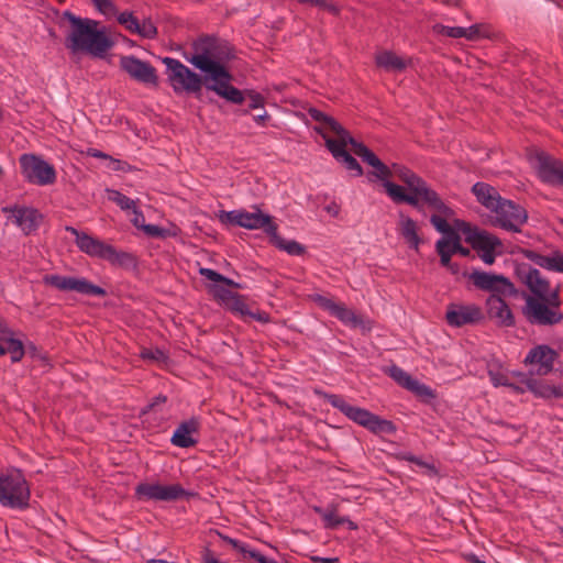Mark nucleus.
I'll list each match as a JSON object with an SVG mask.
<instances>
[{
	"label": "nucleus",
	"instance_id": "nucleus-1",
	"mask_svg": "<svg viewBox=\"0 0 563 563\" xmlns=\"http://www.w3.org/2000/svg\"><path fill=\"white\" fill-rule=\"evenodd\" d=\"M373 175L383 180V186L389 198L396 203H408L421 210L423 206L445 216L452 209L444 203L439 194L418 174L399 164L388 167L380 159L373 166Z\"/></svg>",
	"mask_w": 563,
	"mask_h": 563
},
{
	"label": "nucleus",
	"instance_id": "nucleus-2",
	"mask_svg": "<svg viewBox=\"0 0 563 563\" xmlns=\"http://www.w3.org/2000/svg\"><path fill=\"white\" fill-rule=\"evenodd\" d=\"M234 57L231 45L217 36L202 35L191 44V52L185 58L202 74L227 90L236 89L231 85L232 74L225 63Z\"/></svg>",
	"mask_w": 563,
	"mask_h": 563
},
{
	"label": "nucleus",
	"instance_id": "nucleus-3",
	"mask_svg": "<svg viewBox=\"0 0 563 563\" xmlns=\"http://www.w3.org/2000/svg\"><path fill=\"white\" fill-rule=\"evenodd\" d=\"M163 63L166 65L167 80L177 95L186 92L201 99L202 88H206L232 103L241 104L244 101L242 90L220 88L207 74H197L178 59L165 57Z\"/></svg>",
	"mask_w": 563,
	"mask_h": 563
},
{
	"label": "nucleus",
	"instance_id": "nucleus-4",
	"mask_svg": "<svg viewBox=\"0 0 563 563\" xmlns=\"http://www.w3.org/2000/svg\"><path fill=\"white\" fill-rule=\"evenodd\" d=\"M62 21L69 22V30L65 37V46L71 53H87L95 57H103L113 46V41L103 30H99V22L88 18H80L70 11H64Z\"/></svg>",
	"mask_w": 563,
	"mask_h": 563
},
{
	"label": "nucleus",
	"instance_id": "nucleus-5",
	"mask_svg": "<svg viewBox=\"0 0 563 563\" xmlns=\"http://www.w3.org/2000/svg\"><path fill=\"white\" fill-rule=\"evenodd\" d=\"M323 397L331 406L339 409L349 419L366 428L367 430L372 431L375 434H393L397 430L393 421L383 419L379 416L374 415L366 409L354 407L347 404L339 395L324 393Z\"/></svg>",
	"mask_w": 563,
	"mask_h": 563
},
{
	"label": "nucleus",
	"instance_id": "nucleus-6",
	"mask_svg": "<svg viewBox=\"0 0 563 563\" xmlns=\"http://www.w3.org/2000/svg\"><path fill=\"white\" fill-rule=\"evenodd\" d=\"M31 490L23 473L10 468L0 474V505L12 509H26L30 506Z\"/></svg>",
	"mask_w": 563,
	"mask_h": 563
},
{
	"label": "nucleus",
	"instance_id": "nucleus-7",
	"mask_svg": "<svg viewBox=\"0 0 563 563\" xmlns=\"http://www.w3.org/2000/svg\"><path fill=\"white\" fill-rule=\"evenodd\" d=\"M21 172L24 178L38 186L53 185L56 181V170L40 156L23 154L20 157Z\"/></svg>",
	"mask_w": 563,
	"mask_h": 563
},
{
	"label": "nucleus",
	"instance_id": "nucleus-8",
	"mask_svg": "<svg viewBox=\"0 0 563 563\" xmlns=\"http://www.w3.org/2000/svg\"><path fill=\"white\" fill-rule=\"evenodd\" d=\"M522 307V314L530 324L551 327L563 320L561 310H554L544 300L527 295Z\"/></svg>",
	"mask_w": 563,
	"mask_h": 563
},
{
	"label": "nucleus",
	"instance_id": "nucleus-9",
	"mask_svg": "<svg viewBox=\"0 0 563 563\" xmlns=\"http://www.w3.org/2000/svg\"><path fill=\"white\" fill-rule=\"evenodd\" d=\"M45 285L57 288L62 291H76L82 295L100 296L107 295L106 289L97 286L86 278L62 276V275H45L43 278Z\"/></svg>",
	"mask_w": 563,
	"mask_h": 563
},
{
	"label": "nucleus",
	"instance_id": "nucleus-10",
	"mask_svg": "<svg viewBox=\"0 0 563 563\" xmlns=\"http://www.w3.org/2000/svg\"><path fill=\"white\" fill-rule=\"evenodd\" d=\"M493 212L496 213L495 224L508 231L520 232V227L528 220L527 210L508 199H503Z\"/></svg>",
	"mask_w": 563,
	"mask_h": 563
},
{
	"label": "nucleus",
	"instance_id": "nucleus-11",
	"mask_svg": "<svg viewBox=\"0 0 563 563\" xmlns=\"http://www.w3.org/2000/svg\"><path fill=\"white\" fill-rule=\"evenodd\" d=\"M474 286L481 290L490 291L492 295L516 296L517 289L514 284L503 275L474 271L470 275Z\"/></svg>",
	"mask_w": 563,
	"mask_h": 563
},
{
	"label": "nucleus",
	"instance_id": "nucleus-12",
	"mask_svg": "<svg viewBox=\"0 0 563 563\" xmlns=\"http://www.w3.org/2000/svg\"><path fill=\"white\" fill-rule=\"evenodd\" d=\"M139 498L152 500L173 501L185 498L190 494L179 484L161 485V484H139L135 488Z\"/></svg>",
	"mask_w": 563,
	"mask_h": 563
},
{
	"label": "nucleus",
	"instance_id": "nucleus-13",
	"mask_svg": "<svg viewBox=\"0 0 563 563\" xmlns=\"http://www.w3.org/2000/svg\"><path fill=\"white\" fill-rule=\"evenodd\" d=\"M120 67L124 70L132 79L154 87L158 86V76L155 67L150 63L144 62L133 55L122 56L120 58Z\"/></svg>",
	"mask_w": 563,
	"mask_h": 563
},
{
	"label": "nucleus",
	"instance_id": "nucleus-14",
	"mask_svg": "<svg viewBox=\"0 0 563 563\" xmlns=\"http://www.w3.org/2000/svg\"><path fill=\"white\" fill-rule=\"evenodd\" d=\"M455 225L465 235V241L478 252L497 250L503 246L501 241L496 235L485 230H478L468 222L456 220Z\"/></svg>",
	"mask_w": 563,
	"mask_h": 563
},
{
	"label": "nucleus",
	"instance_id": "nucleus-15",
	"mask_svg": "<svg viewBox=\"0 0 563 563\" xmlns=\"http://www.w3.org/2000/svg\"><path fill=\"white\" fill-rule=\"evenodd\" d=\"M560 354L547 344H540L532 347L526 355L523 363L526 365L536 366V369H531L530 373L533 375L545 376L550 374L554 368V362L559 358Z\"/></svg>",
	"mask_w": 563,
	"mask_h": 563
},
{
	"label": "nucleus",
	"instance_id": "nucleus-16",
	"mask_svg": "<svg viewBox=\"0 0 563 563\" xmlns=\"http://www.w3.org/2000/svg\"><path fill=\"white\" fill-rule=\"evenodd\" d=\"M2 212L9 213L8 220H11L26 235L36 231L43 220V214L37 209L31 207L8 206L2 208Z\"/></svg>",
	"mask_w": 563,
	"mask_h": 563
},
{
	"label": "nucleus",
	"instance_id": "nucleus-17",
	"mask_svg": "<svg viewBox=\"0 0 563 563\" xmlns=\"http://www.w3.org/2000/svg\"><path fill=\"white\" fill-rule=\"evenodd\" d=\"M483 318L482 309L476 305L450 303L445 312L448 324L455 328L478 323Z\"/></svg>",
	"mask_w": 563,
	"mask_h": 563
},
{
	"label": "nucleus",
	"instance_id": "nucleus-18",
	"mask_svg": "<svg viewBox=\"0 0 563 563\" xmlns=\"http://www.w3.org/2000/svg\"><path fill=\"white\" fill-rule=\"evenodd\" d=\"M314 131L324 139L327 148L331 152L335 159L343 162L349 170L355 172L356 176L363 175L362 166L345 150V146L349 144V142L345 140V135H341L334 140L323 134L320 128H314Z\"/></svg>",
	"mask_w": 563,
	"mask_h": 563
},
{
	"label": "nucleus",
	"instance_id": "nucleus-19",
	"mask_svg": "<svg viewBox=\"0 0 563 563\" xmlns=\"http://www.w3.org/2000/svg\"><path fill=\"white\" fill-rule=\"evenodd\" d=\"M313 301L322 309L329 311L330 314L338 318L344 324L351 325L352 328H358L363 325L362 317L357 316L344 303L335 302L332 299L321 295H314Z\"/></svg>",
	"mask_w": 563,
	"mask_h": 563
},
{
	"label": "nucleus",
	"instance_id": "nucleus-20",
	"mask_svg": "<svg viewBox=\"0 0 563 563\" xmlns=\"http://www.w3.org/2000/svg\"><path fill=\"white\" fill-rule=\"evenodd\" d=\"M538 161V175L542 181L563 186V163L561 161L552 158L544 152L537 154Z\"/></svg>",
	"mask_w": 563,
	"mask_h": 563
},
{
	"label": "nucleus",
	"instance_id": "nucleus-21",
	"mask_svg": "<svg viewBox=\"0 0 563 563\" xmlns=\"http://www.w3.org/2000/svg\"><path fill=\"white\" fill-rule=\"evenodd\" d=\"M503 295H490L486 300L487 316L495 320L499 327L510 328L515 325V317Z\"/></svg>",
	"mask_w": 563,
	"mask_h": 563
},
{
	"label": "nucleus",
	"instance_id": "nucleus-22",
	"mask_svg": "<svg viewBox=\"0 0 563 563\" xmlns=\"http://www.w3.org/2000/svg\"><path fill=\"white\" fill-rule=\"evenodd\" d=\"M118 22L130 33L139 34L144 38H155L157 35V27L151 19H144L141 23L132 12L124 11L120 13Z\"/></svg>",
	"mask_w": 563,
	"mask_h": 563
},
{
	"label": "nucleus",
	"instance_id": "nucleus-23",
	"mask_svg": "<svg viewBox=\"0 0 563 563\" xmlns=\"http://www.w3.org/2000/svg\"><path fill=\"white\" fill-rule=\"evenodd\" d=\"M65 230L75 235L76 244L81 252H85L90 256L103 258L109 244H106L102 241L95 239L85 232H79L77 229L73 227H66Z\"/></svg>",
	"mask_w": 563,
	"mask_h": 563
},
{
	"label": "nucleus",
	"instance_id": "nucleus-24",
	"mask_svg": "<svg viewBox=\"0 0 563 563\" xmlns=\"http://www.w3.org/2000/svg\"><path fill=\"white\" fill-rule=\"evenodd\" d=\"M241 227L249 230L262 229L267 235L277 230V224L269 214L263 213L260 209L255 212L242 210Z\"/></svg>",
	"mask_w": 563,
	"mask_h": 563
},
{
	"label": "nucleus",
	"instance_id": "nucleus-25",
	"mask_svg": "<svg viewBox=\"0 0 563 563\" xmlns=\"http://www.w3.org/2000/svg\"><path fill=\"white\" fill-rule=\"evenodd\" d=\"M518 273L536 298H542L550 291L549 282L541 276L537 268L529 266L526 271L525 267H521Z\"/></svg>",
	"mask_w": 563,
	"mask_h": 563
},
{
	"label": "nucleus",
	"instance_id": "nucleus-26",
	"mask_svg": "<svg viewBox=\"0 0 563 563\" xmlns=\"http://www.w3.org/2000/svg\"><path fill=\"white\" fill-rule=\"evenodd\" d=\"M200 423L197 418L183 421L175 430L172 437V443L179 448H190L197 444V440L191 437L192 433H197Z\"/></svg>",
	"mask_w": 563,
	"mask_h": 563
},
{
	"label": "nucleus",
	"instance_id": "nucleus-27",
	"mask_svg": "<svg viewBox=\"0 0 563 563\" xmlns=\"http://www.w3.org/2000/svg\"><path fill=\"white\" fill-rule=\"evenodd\" d=\"M472 192L476 197L477 201L490 211H494L504 199L495 187L483 181L474 184Z\"/></svg>",
	"mask_w": 563,
	"mask_h": 563
},
{
	"label": "nucleus",
	"instance_id": "nucleus-28",
	"mask_svg": "<svg viewBox=\"0 0 563 563\" xmlns=\"http://www.w3.org/2000/svg\"><path fill=\"white\" fill-rule=\"evenodd\" d=\"M522 254L542 268L563 273V254L560 251H554L551 255H541L533 250H522Z\"/></svg>",
	"mask_w": 563,
	"mask_h": 563
},
{
	"label": "nucleus",
	"instance_id": "nucleus-29",
	"mask_svg": "<svg viewBox=\"0 0 563 563\" xmlns=\"http://www.w3.org/2000/svg\"><path fill=\"white\" fill-rule=\"evenodd\" d=\"M525 384L527 389L537 397L544 399L563 398V389L560 386L549 384L545 379L526 378Z\"/></svg>",
	"mask_w": 563,
	"mask_h": 563
},
{
	"label": "nucleus",
	"instance_id": "nucleus-30",
	"mask_svg": "<svg viewBox=\"0 0 563 563\" xmlns=\"http://www.w3.org/2000/svg\"><path fill=\"white\" fill-rule=\"evenodd\" d=\"M310 118L320 123L317 128L322 130V133L327 134V131L334 133L338 137L341 135H347V130L343 128L333 117H330L317 108H310L308 110Z\"/></svg>",
	"mask_w": 563,
	"mask_h": 563
},
{
	"label": "nucleus",
	"instance_id": "nucleus-31",
	"mask_svg": "<svg viewBox=\"0 0 563 563\" xmlns=\"http://www.w3.org/2000/svg\"><path fill=\"white\" fill-rule=\"evenodd\" d=\"M399 232L410 247L419 250L422 240L418 234L417 223L402 212L399 213Z\"/></svg>",
	"mask_w": 563,
	"mask_h": 563
},
{
	"label": "nucleus",
	"instance_id": "nucleus-32",
	"mask_svg": "<svg viewBox=\"0 0 563 563\" xmlns=\"http://www.w3.org/2000/svg\"><path fill=\"white\" fill-rule=\"evenodd\" d=\"M102 260L109 261L113 265L124 267L126 269L137 266L136 257L128 252L117 251L113 246L108 245Z\"/></svg>",
	"mask_w": 563,
	"mask_h": 563
},
{
	"label": "nucleus",
	"instance_id": "nucleus-33",
	"mask_svg": "<svg viewBox=\"0 0 563 563\" xmlns=\"http://www.w3.org/2000/svg\"><path fill=\"white\" fill-rule=\"evenodd\" d=\"M271 243L277 249L287 252L289 255L300 256L305 253V246L299 244L296 241H287L283 239L277 230H274V233H269Z\"/></svg>",
	"mask_w": 563,
	"mask_h": 563
},
{
	"label": "nucleus",
	"instance_id": "nucleus-34",
	"mask_svg": "<svg viewBox=\"0 0 563 563\" xmlns=\"http://www.w3.org/2000/svg\"><path fill=\"white\" fill-rule=\"evenodd\" d=\"M377 66L390 70H404L407 66L406 62L393 52H383L376 56Z\"/></svg>",
	"mask_w": 563,
	"mask_h": 563
},
{
	"label": "nucleus",
	"instance_id": "nucleus-35",
	"mask_svg": "<svg viewBox=\"0 0 563 563\" xmlns=\"http://www.w3.org/2000/svg\"><path fill=\"white\" fill-rule=\"evenodd\" d=\"M345 140L352 146V151L354 152V154L361 157L364 163L373 167L379 161V158L373 151H371L363 143L357 142L354 137H352L350 132H347Z\"/></svg>",
	"mask_w": 563,
	"mask_h": 563
},
{
	"label": "nucleus",
	"instance_id": "nucleus-36",
	"mask_svg": "<svg viewBox=\"0 0 563 563\" xmlns=\"http://www.w3.org/2000/svg\"><path fill=\"white\" fill-rule=\"evenodd\" d=\"M316 511L322 515V519L325 522V528L335 529L343 523H346L351 530H356L358 528L357 525L349 518L338 517L336 507H333L331 510L325 512H323L320 508H316Z\"/></svg>",
	"mask_w": 563,
	"mask_h": 563
},
{
	"label": "nucleus",
	"instance_id": "nucleus-37",
	"mask_svg": "<svg viewBox=\"0 0 563 563\" xmlns=\"http://www.w3.org/2000/svg\"><path fill=\"white\" fill-rule=\"evenodd\" d=\"M199 274L203 277H206L209 280L216 282V283H222L228 287L242 289V285L239 283H235L234 280L221 275L220 273L211 269V268H200Z\"/></svg>",
	"mask_w": 563,
	"mask_h": 563
},
{
	"label": "nucleus",
	"instance_id": "nucleus-38",
	"mask_svg": "<svg viewBox=\"0 0 563 563\" xmlns=\"http://www.w3.org/2000/svg\"><path fill=\"white\" fill-rule=\"evenodd\" d=\"M2 341L4 343L5 353L11 355V361L13 363L21 361L24 355V347L22 342L16 339H4Z\"/></svg>",
	"mask_w": 563,
	"mask_h": 563
},
{
	"label": "nucleus",
	"instance_id": "nucleus-39",
	"mask_svg": "<svg viewBox=\"0 0 563 563\" xmlns=\"http://www.w3.org/2000/svg\"><path fill=\"white\" fill-rule=\"evenodd\" d=\"M389 376L401 387L408 389L413 383V378L400 367L393 365L388 369Z\"/></svg>",
	"mask_w": 563,
	"mask_h": 563
},
{
	"label": "nucleus",
	"instance_id": "nucleus-40",
	"mask_svg": "<svg viewBox=\"0 0 563 563\" xmlns=\"http://www.w3.org/2000/svg\"><path fill=\"white\" fill-rule=\"evenodd\" d=\"M209 292L220 301L224 307L232 300L236 292L231 291L224 286L212 285L209 287Z\"/></svg>",
	"mask_w": 563,
	"mask_h": 563
},
{
	"label": "nucleus",
	"instance_id": "nucleus-41",
	"mask_svg": "<svg viewBox=\"0 0 563 563\" xmlns=\"http://www.w3.org/2000/svg\"><path fill=\"white\" fill-rule=\"evenodd\" d=\"M229 310L234 313H239L242 317H246L247 313H251L250 307L245 302L244 296L236 292V295L232 298V300L225 306Z\"/></svg>",
	"mask_w": 563,
	"mask_h": 563
},
{
	"label": "nucleus",
	"instance_id": "nucleus-42",
	"mask_svg": "<svg viewBox=\"0 0 563 563\" xmlns=\"http://www.w3.org/2000/svg\"><path fill=\"white\" fill-rule=\"evenodd\" d=\"M109 199L115 202L122 210L135 208V201L114 189H108Z\"/></svg>",
	"mask_w": 563,
	"mask_h": 563
},
{
	"label": "nucleus",
	"instance_id": "nucleus-43",
	"mask_svg": "<svg viewBox=\"0 0 563 563\" xmlns=\"http://www.w3.org/2000/svg\"><path fill=\"white\" fill-rule=\"evenodd\" d=\"M439 213V211H437ZM454 212L452 211V213L450 214V217L453 214ZM441 216L439 214H432L430 217V222L431 224L435 228L437 231H439L440 233H443V234H448L449 232H451V230L453 229L446 221L445 218H449V216H445L443 213L440 212Z\"/></svg>",
	"mask_w": 563,
	"mask_h": 563
},
{
	"label": "nucleus",
	"instance_id": "nucleus-44",
	"mask_svg": "<svg viewBox=\"0 0 563 563\" xmlns=\"http://www.w3.org/2000/svg\"><path fill=\"white\" fill-rule=\"evenodd\" d=\"M446 245L448 241L444 238L438 240L435 243V251L440 256V264L445 268L452 263V254L448 251Z\"/></svg>",
	"mask_w": 563,
	"mask_h": 563
},
{
	"label": "nucleus",
	"instance_id": "nucleus-45",
	"mask_svg": "<svg viewBox=\"0 0 563 563\" xmlns=\"http://www.w3.org/2000/svg\"><path fill=\"white\" fill-rule=\"evenodd\" d=\"M242 210L220 211L219 220L223 224L241 227Z\"/></svg>",
	"mask_w": 563,
	"mask_h": 563
},
{
	"label": "nucleus",
	"instance_id": "nucleus-46",
	"mask_svg": "<svg viewBox=\"0 0 563 563\" xmlns=\"http://www.w3.org/2000/svg\"><path fill=\"white\" fill-rule=\"evenodd\" d=\"M408 390L424 399H432L435 397L433 390L430 387L419 383L417 379L413 380Z\"/></svg>",
	"mask_w": 563,
	"mask_h": 563
},
{
	"label": "nucleus",
	"instance_id": "nucleus-47",
	"mask_svg": "<svg viewBox=\"0 0 563 563\" xmlns=\"http://www.w3.org/2000/svg\"><path fill=\"white\" fill-rule=\"evenodd\" d=\"M298 2L319 7L333 15H339L340 13V9L334 3L328 2L327 0H298Z\"/></svg>",
	"mask_w": 563,
	"mask_h": 563
},
{
	"label": "nucleus",
	"instance_id": "nucleus-48",
	"mask_svg": "<svg viewBox=\"0 0 563 563\" xmlns=\"http://www.w3.org/2000/svg\"><path fill=\"white\" fill-rule=\"evenodd\" d=\"M435 29H438L441 34L453 38L464 37V35H466L465 27L461 26L435 25Z\"/></svg>",
	"mask_w": 563,
	"mask_h": 563
},
{
	"label": "nucleus",
	"instance_id": "nucleus-49",
	"mask_svg": "<svg viewBox=\"0 0 563 563\" xmlns=\"http://www.w3.org/2000/svg\"><path fill=\"white\" fill-rule=\"evenodd\" d=\"M242 93H243L244 98H245V95L249 97V99H250L249 108L250 109H256V108L264 107L265 98L261 93H258L254 90H245V91H242Z\"/></svg>",
	"mask_w": 563,
	"mask_h": 563
},
{
	"label": "nucleus",
	"instance_id": "nucleus-50",
	"mask_svg": "<svg viewBox=\"0 0 563 563\" xmlns=\"http://www.w3.org/2000/svg\"><path fill=\"white\" fill-rule=\"evenodd\" d=\"M91 2L102 14L117 13V8L111 0H91Z\"/></svg>",
	"mask_w": 563,
	"mask_h": 563
},
{
	"label": "nucleus",
	"instance_id": "nucleus-51",
	"mask_svg": "<svg viewBox=\"0 0 563 563\" xmlns=\"http://www.w3.org/2000/svg\"><path fill=\"white\" fill-rule=\"evenodd\" d=\"M216 533L218 534V537L222 541H224L225 543L230 544L233 549L238 550L239 552H241L243 554H247L249 555V551H251V550L247 549L246 545L241 543L239 540L230 538L229 536H225V534L221 533L220 531H216Z\"/></svg>",
	"mask_w": 563,
	"mask_h": 563
},
{
	"label": "nucleus",
	"instance_id": "nucleus-52",
	"mask_svg": "<svg viewBox=\"0 0 563 563\" xmlns=\"http://www.w3.org/2000/svg\"><path fill=\"white\" fill-rule=\"evenodd\" d=\"M141 357L143 360L155 361V362L166 360V355L164 354V352L158 349H156V350L144 349L141 352Z\"/></svg>",
	"mask_w": 563,
	"mask_h": 563
},
{
	"label": "nucleus",
	"instance_id": "nucleus-53",
	"mask_svg": "<svg viewBox=\"0 0 563 563\" xmlns=\"http://www.w3.org/2000/svg\"><path fill=\"white\" fill-rule=\"evenodd\" d=\"M142 230L152 238H165L166 236V230L155 225V224H145L142 225Z\"/></svg>",
	"mask_w": 563,
	"mask_h": 563
},
{
	"label": "nucleus",
	"instance_id": "nucleus-54",
	"mask_svg": "<svg viewBox=\"0 0 563 563\" xmlns=\"http://www.w3.org/2000/svg\"><path fill=\"white\" fill-rule=\"evenodd\" d=\"M446 241H448L446 249L452 255L460 254L464 257H467L471 255V251L467 247H464L461 243H451L449 240H446Z\"/></svg>",
	"mask_w": 563,
	"mask_h": 563
},
{
	"label": "nucleus",
	"instance_id": "nucleus-55",
	"mask_svg": "<svg viewBox=\"0 0 563 563\" xmlns=\"http://www.w3.org/2000/svg\"><path fill=\"white\" fill-rule=\"evenodd\" d=\"M541 300H544L547 305H549L554 310H560L561 300L559 297L558 290L550 294V291L544 295V297L540 298Z\"/></svg>",
	"mask_w": 563,
	"mask_h": 563
},
{
	"label": "nucleus",
	"instance_id": "nucleus-56",
	"mask_svg": "<svg viewBox=\"0 0 563 563\" xmlns=\"http://www.w3.org/2000/svg\"><path fill=\"white\" fill-rule=\"evenodd\" d=\"M489 377L493 385L496 387L510 385V382L508 380L507 376L499 372L489 371Z\"/></svg>",
	"mask_w": 563,
	"mask_h": 563
},
{
	"label": "nucleus",
	"instance_id": "nucleus-57",
	"mask_svg": "<svg viewBox=\"0 0 563 563\" xmlns=\"http://www.w3.org/2000/svg\"><path fill=\"white\" fill-rule=\"evenodd\" d=\"M500 253L501 252L500 251L497 252V250H487V251L479 252V257L482 258V261L485 264L492 265L495 262L496 255L500 254Z\"/></svg>",
	"mask_w": 563,
	"mask_h": 563
},
{
	"label": "nucleus",
	"instance_id": "nucleus-58",
	"mask_svg": "<svg viewBox=\"0 0 563 563\" xmlns=\"http://www.w3.org/2000/svg\"><path fill=\"white\" fill-rule=\"evenodd\" d=\"M481 27L482 25L475 24L465 29L466 35H464V37L471 41L477 40L479 36H482Z\"/></svg>",
	"mask_w": 563,
	"mask_h": 563
},
{
	"label": "nucleus",
	"instance_id": "nucleus-59",
	"mask_svg": "<svg viewBox=\"0 0 563 563\" xmlns=\"http://www.w3.org/2000/svg\"><path fill=\"white\" fill-rule=\"evenodd\" d=\"M246 317L255 319L262 323H267L269 321V314L264 311H260V310H256V311L251 310V313H247Z\"/></svg>",
	"mask_w": 563,
	"mask_h": 563
},
{
	"label": "nucleus",
	"instance_id": "nucleus-60",
	"mask_svg": "<svg viewBox=\"0 0 563 563\" xmlns=\"http://www.w3.org/2000/svg\"><path fill=\"white\" fill-rule=\"evenodd\" d=\"M249 556L256 560L258 563H278L275 560H271L255 550L249 551Z\"/></svg>",
	"mask_w": 563,
	"mask_h": 563
},
{
	"label": "nucleus",
	"instance_id": "nucleus-61",
	"mask_svg": "<svg viewBox=\"0 0 563 563\" xmlns=\"http://www.w3.org/2000/svg\"><path fill=\"white\" fill-rule=\"evenodd\" d=\"M114 166L112 167L113 170H131V166L128 165L124 162H121L119 159H111Z\"/></svg>",
	"mask_w": 563,
	"mask_h": 563
},
{
	"label": "nucleus",
	"instance_id": "nucleus-62",
	"mask_svg": "<svg viewBox=\"0 0 563 563\" xmlns=\"http://www.w3.org/2000/svg\"><path fill=\"white\" fill-rule=\"evenodd\" d=\"M311 560L316 563H339L338 558L312 556Z\"/></svg>",
	"mask_w": 563,
	"mask_h": 563
},
{
	"label": "nucleus",
	"instance_id": "nucleus-63",
	"mask_svg": "<svg viewBox=\"0 0 563 563\" xmlns=\"http://www.w3.org/2000/svg\"><path fill=\"white\" fill-rule=\"evenodd\" d=\"M203 562L205 563H221L218 559H216L211 551L209 549H206L205 550V553H203Z\"/></svg>",
	"mask_w": 563,
	"mask_h": 563
},
{
	"label": "nucleus",
	"instance_id": "nucleus-64",
	"mask_svg": "<svg viewBox=\"0 0 563 563\" xmlns=\"http://www.w3.org/2000/svg\"><path fill=\"white\" fill-rule=\"evenodd\" d=\"M444 239L449 240L451 243H461V238L459 233L453 229L451 230V232L446 234V238Z\"/></svg>",
	"mask_w": 563,
	"mask_h": 563
}]
</instances>
